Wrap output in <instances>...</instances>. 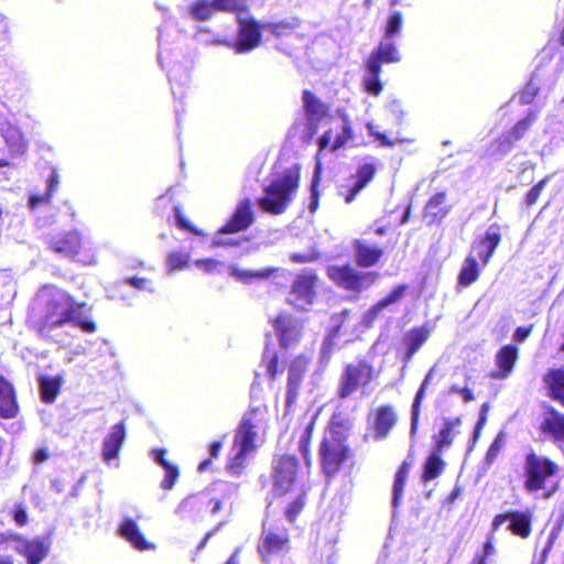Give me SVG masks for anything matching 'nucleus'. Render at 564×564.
<instances>
[{
    "instance_id": "nucleus-53",
    "label": "nucleus",
    "mask_w": 564,
    "mask_h": 564,
    "mask_svg": "<svg viewBox=\"0 0 564 564\" xmlns=\"http://www.w3.org/2000/svg\"><path fill=\"white\" fill-rule=\"evenodd\" d=\"M550 178V176H545L529 189L523 200V204L525 205L527 208L533 206L538 202L542 191L544 189Z\"/></svg>"
},
{
    "instance_id": "nucleus-2",
    "label": "nucleus",
    "mask_w": 564,
    "mask_h": 564,
    "mask_svg": "<svg viewBox=\"0 0 564 564\" xmlns=\"http://www.w3.org/2000/svg\"><path fill=\"white\" fill-rule=\"evenodd\" d=\"M87 307L85 302H76L66 292L53 294L45 303L44 314L36 323V330L42 336H47L53 329L72 324L86 334L97 330L94 319L84 314Z\"/></svg>"
},
{
    "instance_id": "nucleus-41",
    "label": "nucleus",
    "mask_w": 564,
    "mask_h": 564,
    "mask_svg": "<svg viewBox=\"0 0 564 564\" xmlns=\"http://www.w3.org/2000/svg\"><path fill=\"white\" fill-rule=\"evenodd\" d=\"M276 271H278V268H264V269L257 270V271L242 270V269L238 268L237 265H231L229 268L230 274L243 283H249L252 280L268 279L271 275H273Z\"/></svg>"
},
{
    "instance_id": "nucleus-35",
    "label": "nucleus",
    "mask_w": 564,
    "mask_h": 564,
    "mask_svg": "<svg viewBox=\"0 0 564 564\" xmlns=\"http://www.w3.org/2000/svg\"><path fill=\"white\" fill-rule=\"evenodd\" d=\"M460 424V416L446 419L438 433L433 436V451L443 453L445 448L451 447L454 442V431Z\"/></svg>"
},
{
    "instance_id": "nucleus-28",
    "label": "nucleus",
    "mask_w": 564,
    "mask_h": 564,
    "mask_svg": "<svg viewBox=\"0 0 564 564\" xmlns=\"http://www.w3.org/2000/svg\"><path fill=\"white\" fill-rule=\"evenodd\" d=\"M356 262L360 268L377 265L384 254L381 247L369 243L366 239H355L352 243Z\"/></svg>"
},
{
    "instance_id": "nucleus-60",
    "label": "nucleus",
    "mask_w": 564,
    "mask_h": 564,
    "mask_svg": "<svg viewBox=\"0 0 564 564\" xmlns=\"http://www.w3.org/2000/svg\"><path fill=\"white\" fill-rule=\"evenodd\" d=\"M175 219L177 226L185 231H188L194 235H199V230L185 217L182 208L180 206H176L174 208Z\"/></svg>"
},
{
    "instance_id": "nucleus-23",
    "label": "nucleus",
    "mask_w": 564,
    "mask_h": 564,
    "mask_svg": "<svg viewBox=\"0 0 564 564\" xmlns=\"http://www.w3.org/2000/svg\"><path fill=\"white\" fill-rule=\"evenodd\" d=\"M409 290L408 284H398L378 302H376L362 316V324L371 327L375 321L382 314V312L390 305L399 303Z\"/></svg>"
},
{
    "instance_id": "nucleus-22",
    "label": "nucleus",
    "mask_w": 564,
    "mask_h": 564,
    "mask_svg": "<svg viewBox=\"0 0 564 564\" xmlns=\"http://www.w3.org/2000/svg\"><path fill=\"white\" fill-rule=\"evenodd\" d=\"M376 175V166L371 163L360 165L356 174L351 175L352 184L341 186L339 195L347 204L355 200L356 196L372 181Z\"/></svg>"
},
{
    "instance_id": "nucleus-13",
    "label": "nucleus",
    "mask_w": 564,
    "mask_h": 564,
    "mask_svg": "<svg viewBox=\"0 0 564 564\" xmlns=\"http://www.w3.org/2000/svg\"><path fill=\"white\" fill-rule=\"evenodd\" d=\"M215 10L238 14L247 13L249 8L246 0L196 1L189 8L192 17L197 21L210 19Z\"/></svg>"
},
{
    "instance_id": "nucleus-20",
    "label": "nucleus",
    "mask_w": 564,
    "mask_h": 564,
    "mask_svg": "<svg viewBox=\"0 0 564 564\" xmlns=\"http://www.w3.org/2000/svg\"><path fill=\"white\" fill-rule=\"evenodd\" d=\"M302 99L311 132L314 134L321 121L329 115V106L308 89L303 90Z\"/></svg>"
},
{
    "instance_id": "nucleus-4",
    "label": "nucleus",
    "mask_w": 564,
    "mask_h": 564,
    "mask_svg": "<svg viewBox=\"0 0 564 564\" xmlns=\"http://www.w3.org/2000/svg\"><path fill=\"white\" fill-rule=\"evenodd\" d=\"M300 184V166L294 165L283 172L282 177L274 178L264 187L265 195L257 204L262 212L271 215L283 214L290 205Z\"/></svg>"
},
{
    "instance_id": "nucleus-47",
    "label": "nucleus",
    "mask_w": 564,
    "mask_h": 564,
    "mask_svg": "<svg viewBox=\"0 0 564 564\" xmlns=\"http://www.w3.org/2000/svg\"><path fill=\"white\" fill-rule=\"evenodd\" d=\"M307 500L306 490H300L297 495L284 508V516L290 522H294L303 511Z\"/></svg>"
},
{
    "instance_id": "nucleus-18",
    "label": "nucleus",
    "mask_w": 564,
    "mask_h": 564,
    "mask_svg": "<svg viewBox=\"0 0 564 564\" xmlns=\"http://www.w3.org/2000/svg\"><path fill=\"white\" fill-rule=\"evenodd\" d=\"M254 223L252 202L249 198L241 199L230 218L219 229L221 234H237L246 230Z\"/></svg>"
},
{
    "instance_id": "nucleus-39",
    "label": "nucleus",
    "mask_w": 564,
    "mask_h": 564,
    "mask_svg": "<svg viewBox=\"0 0 564 564\" xmlns=\"http://www.w3.org/2000/svg\"><path fill=\"white\" fill-rule=\"evenodd\" d=\"M432 378H433V369H431L426 373L425 378L423 379L420 388L417 389V391L414 395L412 408H411V434L416 433V430L419 426V421H420V415H421L422 402L425 398L426 390H427V387H429Z\"/></svg>"
},
{
    "instance_id": "nucleus-49",
    "label": "nucleus",
    "mask_w": 564,
    "mask_h": 564,
    "mask_svg": "<svg viewBox=\"0 0 564 564\" xmlns=\"http://www.w3.org/2000/svg\"><path fill=\"white\" fill-rule=\"evenodd\" d=\"M262 364L265 367L268 377L271 380H275L281 372L279 368L280 357L278 352L272 351L267 347L262 354Z\"/></svg>"
},
{
    "instance_id": "nucleus-57",
    "label": "nucleus",
    "mask_w": 564,
    "mask_h": 564,
    "mask_svg": "<svg viewBox=\"0 0 564 564\" xmlns=\"http://www.w3.org/2000/svg\"><path fill=\"white\" fill-rule=\"evenodd\" d=\"M561 531H562V524L561 523H558V524H556L555 527L552 528V530H551V532L549 534L546 544H545V546L542 550V553H541V556H540V560H539L538 564H544L546 562L549 553L553 549L554 543L557 540Z\"/></svg>"
},
{
    "instance_id": "nucleus-52",
    "label": "nucleus",
    "mask_w": 564,
    "mask_h": 564,
    "mask_svg": "<svg viewBox=\"0 0 564 564\" xmlns=\"http://www.w3.org/2000/svg\"><path fill=\"white\" fill-rule=\"evenodd\" d=\"M369 76L365 79L366 91L372 96H378L382 91V84L380 82L381 69L375 70L369 64H366Z\"/></svg>"
},
{
    "instance_id": "nucleus-29",
    "label": "nucleus",
    "mask_w": 564,
    "mask_h": 564,
    "mask_svg": "<svg viewBox=\"0 0 564 564\" xmlns=\"http://www.w3.org/2000/svg\"><path fill=\"white\" fill-rule=\"evenodd\" d=\"M316 420V415H312L308 419L304 416L302 423L293 431V438H297L299 451L307 465L311 464L312 459L311 443Z\"/></svg>"
},
{
    "instance_id": "nucleus-15",
    "label": "nucleus",
    "mask_w": 564,
    "mask_h": 564,
    "mask_svg": "<svg viewBox=\"0 0 564 564\" xmlns=\"http://www.w3.org/2000/svg\"><path fill=\"white\" fill-rule=\"evenodd\" d=\"M279 345L283 349H289L300 343L302 338V325L291 314L279 313L272 321Z\"/></svg>"
},
{
    "instance_id": "nucleus-34",
    "label": "nucleus",
    "mask_w": 564,
    "mask_h": 564,
    "mask_svg": "<svg viewBox=\"0 0 564 564\" xmlns=\"http://www.w3.org/2000/svg\"><path fill=\"white\" fill-rule=\"evenodd\" d=\"M332 130L325 131L321 138L318 139V153L329 148L330 151H337L343 148L350 139H352V128L348 118H344L343 130L339 134H337L335 141L330 144L332 141Z\"/></svg>"
},
{
    "instance_id": "nucleus-8",
    "label": "nucleus",
    "mask_w": 564,
    "mask_h": 564,
    "mask_svg": "<svg viewBox=\"0 0 564 564\" xmlns=\"http://www.w3.org/2000/svg\"><path fill=\"white\" fill-rule=\"evenodd\" d=\"M302 467L295 455L282 454L272 462L273 492L284 496L300 481Z\"/></svg>"
},
{
    "instance_id": "nucleus-58",
    "label": "nucleus",
    "mask_w": 564,
    "mask_h": 564,
    "mask_svg": "<svg viewBox=\"0 0 564 564\" xmlns=\"http://www.w3.org/2000/svg\"><path fill=\"white\" fill-rule=\"evenodd\" d=\"M503 436H505L503 432H500L495 437V440L490 444L489 448L487 449L485 459L488 465L494 464V462L498 457V455L502 448V445H503Z\"/></svg>"
},
{
    "instance_id": "nucleus-14",
    "label": "nucleus",
    "mask_w": 564,
    "mask_h": 564,
    "mask_svg": "<svg viewBox=\"0 0 564 564\" xmlns=\"http://www.w3.org/2000/svg\"><path fill=\"white\" fill-rule=\"evenodd\" d=\"M311 357L305 354L295 356L288 367L285 405L292 408L300 394V388L311 365Z\"/></svg>"
},
{
    "instance_id": "nucleus-37",
    "label": "nucleus",
    "mask_w": 564,
    "mask_h": 564,
    "mask_svg": "<svg viewBox=\"0 0 564 564\" xmlns=\"http://www.w3.org/2000/svg\"><path fill=\"white\" fill-rule=\"evenodd\" d=\"M400 61L399 53L391 43H380L370 54L366 64H369L375 70L381 69L383 63H397Z\"/></svg>"
},
{
    "instance_id": "nucleus-30",
    "label": "nucleus",
    "mask_w": 564,
    "mask_h": 564,
    "mask_svg": "<svg viewBox=\"0 0 564 564\" xmlns=\"http://www.w3.org/2000/svg\"><path fill=\"white\" fill-rule=\"evenodd\" d=\"M118 533L138 551H147L154 547V545L148 542L141 533L135 520L131 518H124L121 521L118 528Z\"/></svg>"
},
{
    "instance_id": "nucleus-24",
    "label": "nucleus",
    "mask_w": 564,
    "mask_h": 564,
    "mask_svg": "<svg viewBox=\"0 0 564 564\" xmlns=\"http://www.w3.org/2000/svg\"><path fill=\"white\" fill-rule=\"evenodd\" d=\"M519 359V349L513 344L502 346L496 354L495 361L497 369L491 371L490 378L496 380L507 379Z\"/></svg>"
},
{
    "instance_id": "nucleus-27",
    "label": "nucleus",
    "mask_w": 564,
    "mask_h": 564,
    "mask_svg": "<svg viewBox=\"0 0 564 564\" xmlns=\"http://www.w3.org/2000/svg\"><path fill=\"white\" fill-rule=\"evenodd\" d=\"M451 209L452 206L447 204V192L441 191L427 199L423 208V218L429 225H434L445 218Z\"/></svg>"
},
{
    "instance_id": "nucleus-21",
    "label": "nucleus",
    "mask_w": 564,
    "mask_h": 564,
    "mask_svg": "<svg viewBox=\"0 0 564 564\" xmlns=\"http://www.w3.org/2000/svg\"><path fill=\"white\" fill-rule=\"evenodd\" d=\"M48 248L65 258L75 259L83 249L82 237L76 231H66L52 236Z\"/></svg>"
},
{
    "instance_id": "nucleus-46",
    "label": "nucleus",
    "mask_w": 564,
    "mask_h": 564,
    "mask_svg": "<svg viewBox=\"0 0 564 564\" xmlns=\"http://www.w3.org/2000/svg\"><path fill=\"white\" fill-rule=\"evenodd\" d=\"M206 503L208 507H210V511L213 514L218 513L221 510V499L220 498H208L206 499L203 495H192L184 499L181 503V508L183 509H193L194 507L198 505Z\"/></svg>"
},
{
    "instance_id": "nucleus-50",
    "label": "nucleus",
    "mask_w": 564,
    "mask_h": 564,
    "mask_svg": "<svg viewBox=\"0 0 564 564\" xmlns=\"http://www.w3.org/2000/svg\"><path fill=\"white\" fill-rule=\"evenodd\" d=\"M369 134L379 142L381 147L392 148L395 144H404L413 142V139L406 137L389 138L386 133L376 131L371 123L368 124Z\"/></svg>"
},
{
    "instance_id": "nucleus-44",
    "label": "nucleus",
    "mask_w": 564,
    "mask_h": 564,
    "mask_svg": "<svg viewBox=\"0 0 564 564\" xmlns=\"http://www.w3.org/2000/svg\"><path fill=\"white\" fill-rule=\"evenodd\" d=\"M410 467H411V464L409 462L404 460L399 466V468L394 475L393 497H392L393 507H398L400 499L403 495V490H404L406 478H408V475L410 471Z\"/></svg>"
},
{
    "instance_id": "nucleus-64",
    "label": "nucleus",
    "mask_w": 564,
    "mask_h": 564,
    "mask_svg": "<svg viewBox=\"0 0 564 564\" xmlns=\"http://www.w3.org/2000/svg\"><path fill=\"white\" fill-rule=\"evenodd\" d=\"M124 284H128L139 291L150 290L153 291V289L149 288L150 281L145 278H139V276H128L122 280Z\"/></svg>"
},
{
    "instance_id": "nucleus-16",
    "label": "nucleus",
    "mask_w": 564,
    "mask_h": 564,
    "mask_svg": "<svg viewBox=\"0 0 564 564\" xmlns=\"http://www.w3.org/2000/svg\"><path fill=\"white\" fill-rule=\"evenodd\" d=\"M398 422L395 408L392 404H381L368 417L369 429L376 441L387 438Z\"/></svg>"
},
{
    "instance_id": "nucleus-33",
    "label": "nucleus",
    "mask_w": 564,
    "mask_h": 564,
    "mask_svg": "<svg viewBox=\"0 0 564 564\" xmlns=\"http://www.w3.org/2000/svg\"><path fill=\"white\" fill-rule=\"evenodd\" d=\"M549 397L564 406V367L550 368L543 376Z\"/></svg>"
},
{
    "instance_id": "nucleus-26",
    "label": "nucleus",
    "mask_w": 564,
    "mask_h": 564,
    "mask_svg": "<svg viewBox=\"0 0 564 564\" xmlns=\"http://www.w3.org/2000/svg\"><path fill=\"white\" fill-rule=\"evenodd\" d=\"M126 437L127 432L124 422L121 421L115 424L102 441L101 456L104 462L109 463L119 456Z\"/></svg>"
},
{
    "instance_id": "nucleus-9",
    "label": "nucleus",
    "mask_w": 564,
    "mask_h": 564,
    "mask_svg": "<svg viewBox=\"0 0 564 564\" xmlns=\"http://www.w3.org/2000/svg\"><path fill=\"white\" fill-rule=\"evenodd\" d=\"M242 14H236L238 22L237 40L219 42L231 48L236 54L250 53L259 47L262 42V24L254 18H246Z\"/></svg>"
},
{
    "instance_id": "nucleus-42",
    "label": "nucleus",
    "mask_w": 564,
    "mask_h": 564,
    "mask_svg": "<svg viewBox=\"0 0 564 564\" xmlns=\"http://www.w3.org/2000/svg\"><path fill=\"white\" fill-rule=\"evenodd\" d=\"M62 386V380L57 377H42L40 379L41 399L45 403H52L56 399Z\"/></svg>"
},
{
    "instance_id": "nucleus-10",
    "label": "nucleus",
    "mask_w": 564,
    "mask_h": 564,
    "mask_svg": "<svg viewBox=\"0 0 564 564\" xmlns=\"http://www.w3.org/2000/svg\"><path fill=\"white\" fill-rule=\"evenodd\" d=\"M291 550L290 533L286 528H273L262 525L257 552L262 562L270 564L272 558L280 553Z\"/></svg>"
},
{
    "instance_id": "nucleus-61",
    "label": "nucleus",
    "mask_w": 564,
    "mask_h": 564,
    "mask_svg": "<svg viewBox=\"0 0 564 564\" xmlns=\"http://www.w3.org/2000/svg\"><path fill=\"white\" fill-rule=\"evenodd\" d=\"M188 264V257L180 252L170 253L167 257V265L171 270H181Z\"/></svg>"
},
{
    "instance_id": "nucleus-7",
    "label": "nucleus",
    "mask_w": 564,
    "mask_h": 564,
    "mask_svg": "<svg viewBox=\"0 0 564 564\" xmlns=\"http://www.w3.org/2000/svg\"><path fill=\"white\" fill-rule=\"evenodd\" d=\"M326 273L338 288L356 293L369 289L379 279L375 271H358L347 263L329 265Z\"/></svg>"
},
{
    "instance_id": "nucleus-51",
    "label": "nucleus",
    "mask_w": 564,
    "mask_h": 564,
    "mask_svg": "<svg viewBox=\"0 0 564 564\" xmlns=\"http://www.w3.org/2000/svg\"><path fill=\"white\" fill-rule=\"evenodd\" d=\"M496 553L495 534L489 533L482 545V551L474 555L470 564H489V556Z\"/></svg>"
},
{
    "instance_id": "nucleus-6",
    "label": "nucleus",
    "mask_w": 564,
    "mask_h": 564,
    "mask_svg": "<svg viewBox=\"0 0 564 564\" xmlns=\"http://www.w3.org/2000/svg\"><path fill=\"white\" fill-rule=\"evenodd\" d=\"M259 408H249L241 417L234 436L232 448L234 456L229 462V468L236 473L243 469L245 460L248 454L256 449L257 440V414Z\"/></svg>"
},
{
    "instance_id": "nucleus-45",
    "label": "nucleus",
    "mask_w": 564,
    "mask_h": 564,
    "mask_svg": "<svg viewBox=\"0 0 564 564\" xmlns=\"http://www.w3.org/2000/svg\"><path fill=\"white\" fill-rule=\"evenodd\" d=\"M58 174L53 171L48 178H47V187H46V192L44 195H31L30 198H29V205L32 209L41 206V205H44V204H47L51 202V198L53 196V194L55 193L57 186H58Z\"/></svg>"
},
{
    "instance_id": "nucleus-5",
    "label": "nucleus",
    "mask_w": 564,
    "mask_h": 564,
    "mask_svg": "<svg viewBox=\"0 0 564 564\" xmlns=\"http://www.w3.org/2000/svg\"><path fill=\"white\" fill-rule=\"evenodd\" d=\"M377 378L373 365L365 358L344 364L336 384V397L347 400L357 391L367 388Z\"/></svg>"
},
{
    "instance_id": "nucleus-63",
    "label": "nucleus",
    "mask_w": 564,
    "mask_h": 564,
    "mask_svg": "<svg viewBox=\"0 0 564 564\" xmlns=\"http://www.w3.org/2000/svg\"><path fill=\"white\" fill-rule=\"evenodd\" d=\"M12 518L17 525L24 527L29 521L26 507L21 502L15 505L12 511Z\"/></svg>"
},
{
    "instance_id": "nucleus-25",
    "label": "nucleus",
    "mask_w": 564,
    "mask_h": 564,
    "mask_svg": "<svg viewBox=\"0 0 564 564\" xmlns=\"http://www.w3.org/2000/svg\"><path fill=\"white\" fill-rule=\"evenodd\" d=\"M540 431L554 443L564 444V413L553 406L547 408L541 422Z\"/></svg>"
},
{
    "instance_id": "nucleus-40",
    "label": "nucleus",
    "mask_w": 564,
    "mask_h": 564,
    "mask_svg": "<svg viewBox=\"0 0 564 564\" xmlns=\"http://www.w3.org/2000/svg\"><path fill=\"white\" fill-rule=\"evenodd\" d=\"M441 455L442 453L432 451V453L426 457L421 474L422 481L427 482L434 480L443 474L446 467V462Z\"/></svg>"
},
{
    "instance_id": "nucleus-32",
    "label": "nucleus",
    "mask_w": 564,
    "mask_h": 564,
    "mask_svg": "<svg viewBox=\"0 0 564 564\" xmlns=\"http://www.w3.org/2000/svg\"><path fill=\"white\" fill-rule=\"evenodd\" d=\"M19 405L13 386L0 377V416L13 419L18 415Z\"/></svg>"
},
{
    "instance_id": "nucleus-43",
    "label": "nucleus",
    "mask_w": 564,
    "mask_h": 564,
    "mask_svg": "<svg viewBox=\"0 0 564 564\" xmlns=\"http://www.w3.org/2000/svg\"><path fill=\"white\" fill-rule=\"evenodd\" d=\"M299 25L300 21L295 18L262 23L263 30L276 37L292 33Z\"/></svg>"
},
{
    "instance_id": "nucleus-55",
    "label": "nucleus",
    "mask_w": 564,
    "mask_h": 564,
    "mask_svg": "<svg viewBox=\"0 0 564 564\" xmlns=\"http://www.w3.org/2000/svg\"><path fill=\"white\" fill-rule=\"evenodd\" d=\"M289 258L293 263H311L321 258V252L316 247H312L308 252H292Z\"/></svg>"
},
{
    "instance_id": "nucleus-38",
    "label": "nucleus",
    "mask_w": 564,
    "mask_h": 564,
    "mask_svg": "<svg viewBox=\"0 0 564 564\" xmlns=\"http://www.w3.org/2000/svg\"><path fill=\"white\" fill-rule=\"evenodd\" d=\"M166 449L156 448L153 451V458L155 463L161 465L165 469V476L161 481V488L170 490L174 487L176 480L180 477V469L176 465L165 458Z\"/></svg>"
},
{
    "instance_id": "nucleus-48",
    "label": "nucleus",
    "mask_w": 564,
    "mask_h": 564,
    "mask_svg": "<svg viewBox=\"0 0 564 564\" xmlns=\"http://www.w3.org/2000/svg\"><path fill=\"white\" fill-rule=\"evenodd\" d=\"M536 120V112L529 111L527 116L517 121L508 131L517 141L521 140L531 129Z\"/></svg>"
},
{
    "instance_id": "nucleus-17",
    "label": "nucleus",
    "mask_w": 564,
    "mask_h": 564,
    "mask_svg": "<svg viewBox=\"0 0 564 564\" xmlns=\"http://www.w3.org/2000/svg\"><path fill=\"white\" fill-rule=\"evenodd\" d=\"M501 238V226L492 224L484 235L474 240L471 253L475 252L482 265H487L500 245Z\"/></svg>"
},
{
    "instance_id": "nucleus-54",
    "label": "nucleus",
    "mask_w": 564,
    "mask_h": 564,
    "mask_svg": "<svg viewBox=\"0 0 564 564\" xmlns=\"http://www.w3.org/2000/svg\"><path fill=\"white\" fill-rule=\"evenodd\" d=\"M402 24H403V17H402L401 12H399V11L392 12L390 14L387 25H386L384 36L387 39H391L392 36H394L402 29Z\"/></svg>"
},
{
    "instance_id": "nucleus-36",
    "label": "nucleus",
    "mask_w": 564,
    "mask_h": 564,
    "mask_svg": "<svg viewBox=\"0 0 564 564\" xmlns=\"http://www.w3.org/2000/svg\"><path fill=\"white\" fill-rule=\"evenodd\" d=\"M480 265L475 254L469 253L458 272L457 275V288L465 289L475 283L480 276Z\"/></svg>"
},
{
    "instance_id": "nucleus-56",
    "label": "nucleus",
    "mask_w": 564,
    "mask_h": 564,
    "mask_svg": "<svg viewBox=\"0 0 564 564\" xmlns=\"http://www.w3.org/2000/svg\"><path fill=\"white\" fill-rule=\"evenodd\" d=\"M518 141L513 139V135L509 131L502 133L495 141L496 152L499 154H506L510 152Z\"/></svg>"
},
{
    "instance_id": "nucleus-62",
    "label": "nucleus",
    "mask_w": 564,
    "mask_h": 564,
    "mask_svg": "<svg viewBox=\"0 0 564 564\" xmlns=\"http://www.w3.org/2000/svg\"><path fill=\"white\" fill-rule=\"evenodd\" d=\"M223 441H215L210 444L209 446V454H210V457L203 460L199 465H198V470L200 473L207 470L208 466L212 464V459L213 458H216L219 453H220V449L223 448Z\"/></svg>"
},
{
    "instance_id": "nucleus-1",
    "label": "nucleus",
    "mask_w": 564,
    "mask_h": 564,
    "mask_svg": "<svg viewBox=\"0 0 564 564\" xmlns=\"http://www.w3.org/2000/svg\"><path fill=\"white\" fill-rule=\"evenodd\" d=\"M351 420L343 412H334L327 432L318 445L319 466L326 477H334L345 467H354L355 451L349 444Z\"/></svg>"
},
{
    "instance_id": "nucleus-3",
    "label": "nucleus",
    "mask_w": 564,
    "mask_h": 564,
    "mask_svg": "<svg viewBox=\"0 0 564 564\" xmlns=\"http://www.w3.org/2000/svg\"><path fill=\"white\" fill-rule=\"evenodd\" d=\"M522 469L523 488L528 494H541L547 500L560 490V480L556 479L560 466L550 457L531 449L524 455Z\"/></svg>"
},
{
    "instance_id": "nucleus-31",
    "label": "nucleus",
    "mask_w": 564,
    "mask_h": 564,
    "mask_svg": "<svg viewBox=\"0 0 564 564\" xmlns=\"http://www.w3.org/2000/svg\"><path fill=\"white\" fill-rule=\"evenodd\" d=\"M430 328L427 326L414 327L410 329L402 339V344L405 348L403 361H410L417 350L426 343L430 337Z\"/></svg>"
},
{
    "instance_id": "nucleus-19",
    "label": "nucleus",
    "mask_w": 564,
    "mask_h": 564,
    "mask_svg": "<svg viewBox=\"0 0 564 564\" xmlns=\"http://www.w3.org/2000/svg\"><path fill=\"white\" fill-rule=\"evenodd\" d=\"M318 275L313 270H303L299 272L291 284V294L295 300L305 304H313L316 297V288Z\"/></svg>"
},
{
    "instance_id": "nucleus-59",
    "label": "nucleus",
    "mask_w": 564,
    "mask_h": 564,
    "mask_svg": "<svg viewBox=\"0 0 564 564\" xmlns=\"http://www.w3.org/2000/svg\"><path fill=\"white\" fill-rule=\"evenodd\" d=\"M321 181V172L319 166H317L315 174L312 178L311 183V203H310V210L314 213L319 204V193H318V184Z\"/></svg>"
},
{
    "instance_id": "nucleus-11",
    "label": "nucleus",
    "mask_w": 564,
    "mask_h": 564,
    "mask_svg": "<svg viewBox=\"0 0 564 564\" xmlns=\"http://www.w3.org/2000/svg\"><path fill=\"white\" fill-rule=\"evenodd\" d=\"M507 521L509 522L508 530L512 535L520 539H528L531 535L533 530L532 510H512L496 514L491 522V533L494 534Z\"/></svg>"
},
{
    "instance_id": "nucleus-12",
    "label": "nucleus",
    "mask_w": 564,
    "mask_h": 564,
    "mask_svg": "<svg viewBox=\"0 0 564 564\" xmlns=\"http://www.w3.org/2000/svg\"><path fill=\"white\" fill-rule=\"evenodd\" d=\"M8 540L22 542V544L17 546L15 550L26 558L28 564H40L46 558L52 546L50 535H42L28 540L23 539L20 534H11L10 538L0 539V542Z\"/></svg>"
}]
</instances>
